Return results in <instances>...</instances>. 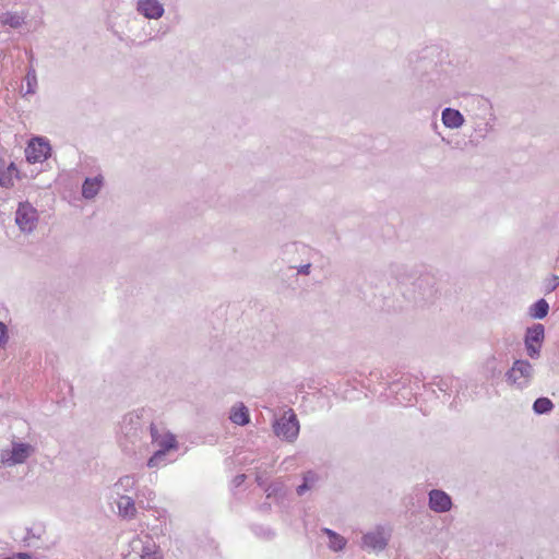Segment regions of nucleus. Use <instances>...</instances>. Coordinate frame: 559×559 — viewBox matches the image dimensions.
Returning a JSON list of instances; mask_svg holds the SVG:
<instances>
[{
    "mask_svg": "<svg viewBox=\"0 0 559 559\" xmlns=\"http://www.w3.org/2000/svg\"><path fill=\"white\" fill-rule=\"evenodd\" d=\"M411 286L403 290V295L415 304L432 302L437 296L436 277L431 274H421L409 283Z\"/></svg>",
    "mask_w": 559,
    "mask_h": 559,
    "instance_id": "obj_1",
    "label": "nucleus"
},
{
    "mask_svg": "<svg viewBox=\"0 0 559 559\" xmlns=\"http://www.w3.org/2000/svg\"><path fill=\"white\" fill-rule=\"evenodd\" d=\"M150 411L141 408L127 414L121 423V432L131 444L139 441L144 433V426L148 423Z\"/></svg>",
    "mask_w": 559,
    "mask_h": 559,
    "instance_id": "obj_2",
    "label": "nucleus"
},
{
    "mask_svg": "<svg viewBox=\"0 0 559 559\" xmlns=\"http://www.w3.org/2000/svg\"><path fill=\"white\" fill-rule=\"evenodd\" d=\"M534 377V367L526 359H516L506 372V381L520 390L527 388Z\"/></svg>",
    "mask_w": 559,
    "mask_h": 559,
    "instance_id": "obj_3",
    "label": "nucleus"
},
{
    "mask_svg": "<svg viewBox=\"0 0 559 559\" xmlns=\"http://www.w3.org/2000/svg\"><path fill=\"white\" fill-rule=\"evenodd\" d=\"M524 346L526 354L532 359L540 357L542 346L545 341V326L542 323H533L524 333Z\"/></svg>",
    "mask_w": 559,
    "mask_h": 559,
    "instance_id": "obj_4",
    "label": "nucleus"
},
{
    "mask_svg": "<svg viewBox=\"0 0 559 559\" xmlns=\"http://www.w3.org/2000/svg\"><path fill=\"white\" fill-rule=\"evenodd\" d=\"M274 433L286 441L293 442L299 433V421L293 409H289V416L285 415L276 419L273 424Z\"/></svg>",
    "mask_w": 559,
    "mask_h": 559,
    "instance_id": "obj_5",
    "label": "nucleus"
},
{
    "mask_svg": "<svg viewBox=\"0 0 559 559\" xmlns=\"http://www.w3.org/2000/svg\"><path fill=\"white\" fill-rule=\"evenodd\" d=\"M34 452L29 443L12 441L11 450L2 451L1 462L7 466L24 463Z\"/></svg>",
    "mask_w": 559,
    "mask_h": 559,
    "instance_id": "obj_6",
    "label": "nucleus"
},
{
    "mask_svg": "<svg viewBox=\"0 0 559 559\" xmlns=\"http://www.w3.org/2000/svg\"><path fill=\"white\" fill-rule=\"evenodd\" d=\"M38 221L37 210L29 202H20L15 212V223L23 233H32Z\"/></svg>",
    "mask_w": 559,
    "mask_h": 559,
    "instance_id": "obj_7",
    "label": "nucleus"
},
{
    "mask_svg": "<svg viewBox=\"0 0 559 559\" xmlns=\"http://www.w3.org/2000/svg\"><path fill=\"white\" fill-rule=\"evenodd\" d=\"M159 449L156 450L147 461L148 467H158L166 462V455L170 450L178 448V442L173 433H166L158 444Z\"/></svg>",
    "mask_w": 559,
    "mask_h": 559,
    "instance_id": "obj_8",
    "label": "nucleus"
},
{
    "mask_svg": "<svg viewBox=\"0 0 559 559\" xmlns=\"http://www.w3.org/2000/svg\"><path fill=\"white\" fill-rule=\"evenodd\" d=\"M51 147L49 143L43 139H35L29 142L25 150V156L28 163L35 164L46 160L50 156Z\"/></svg>",
    "mask_w": 559,
    "mask_h": 559,
    "instance_id": "obj_9",
    "label": "nucleus"
},
{
    "mask_svg": "<svg viewBox=\"0 0 559 559\" xmlns=\"http://www.w3.org/2000/svg\"><path fill=\"white\" fill-rule=\"evenodd\" d=\"M428 507L436 513H445L453 508V501L444 490L431 489L428 492Z\"/></svg>",
    "mask_w": 559,
    "mask_h": 559,
    "instance_id": "obj_10",
    "label": "nucleus"
},
{
    "mask_svg": "<svg viewBox=\"0 0 559 559\" xmlns=\"http://www.w3.org/2000/svg\"><path fill=\"white\" fill-rule=\"evenodd\" d=\"M136 11L148 20H158L164 13V5L158 0H138Z\"/></svg>",
    "mask_w": 559,
    "mask_h": 559,
    "instance_id": "obj_11",
    "label": "nucleus"
},
{
    "mask_svg": "<svg viewBox=\"0 0 559 559\" xmlns=\"http://www.w3.org/2000/svg\"><path fill=\"white\" fill-rule=\"evenodd\" d=\"M362 547L381 551L388 546V538L384 536L382 530L378 528L374 532H368L361 537Z\"/></svg>",
    "mask_w": 559,
    "mask_h": 559,
    "instance_id": "obj_12",
    "label": "nucleus"
},
{
    "mask_svg": "<svg viewBox=\"0 0 559 559\" xmlns=\"http://www.w3.org/2000/svg\"><path fill=\"white\" fill-rule=\"evenodd\" d=\"M442 123L450 129H457L464 124V116L460 110L447 107L441 114Z\"/></svg>",
    "mask_w": 559,
    "mask_h": 559,
    "instance_id": "obj_13",
    "label": "nucleus"
},
{
    "mask_svg": "<svg viewBox=\"0 0 559 559\" xmlns=\"http://www.w3.org/2000/svg\"><path fill=\"white\" fill-rule=\"evenodd\" d=\"M104 178L103 176L98 175L96 177H87L84 179L82 185V195L86 200H91L95 198L100 188L103 187Z\"/></svg>",
    "mask_w": 559,
    "mask_h": 559,
    "instance_id": "obj_14",
    "label": "nucleus"
},
{
    "mask_svg": "<svg viewBox=\"0 0 559 559\" xmlns=\"http://www.w3.org/2000/svg\"><path fill=\"white\" fill-rule=\"evenodd\" d=\"M229 419L231 423L239 426L248 425L250 423V414L248 407L241 402L236 404L230 411Z\"/></svg>",
    "mask_w": 559,
    "mask_h": 559,
    "instance_id": "obj_15",
    "label": "nucleus"
},
{
    "mask_svg": "<svg viewBox=\"0 0 559 559\" xmlns=\"http://www.w3.org/2000/svg\"><path fill=\"white\" fill-rule=\"evenodd\" d=\"M117 507L119 510V515L124 519H133L136 513V508L134 504V500L129 496H120V499L117 502Z\"/></svg>",
    "mask_w": 559,
    "mask_h": 559,
    "instance_id": "obj_16",
    "label": "nucleus"
},
{
    "mask_svg": "<svg viewBox=\"0 0 559 559\" xmlns=\"http://www.w3.org/2000/svg\"><path fill=\"white\" fill-rule=\"evenodd\" d=\"M141 559H164L163 551L151 538L142 543Z\"/></svg>",
    "mask_w": 559,
    "mask_h": 559,
    "instance_id": "obj_17",
    "label": "nucleus"
},
{
    "mask_svg": "<svg viewBox=\"0 0 559 559\" xmlns=\"http://www.w3.org/2000/svg\"><path fill=\"white\" fill-rule=\"evenodd\" d=\"M25 14L7 11L0 14V24L11 28H19L25 23Z\"/></svg>",
    "mask_w": 559,
    "mask_h": 559,
    "instance_id": "obj_18",
    "label": "nucleus"
},
{
    "mask_svg": "<svg viewBox=\"0 0 559 559\" xmlns=\"http://www.w3.org/2000/svg\"><path fill=\"white\" fill-rule=\"evenodd\" d=\"M548 312L549 304L546 299L540 298L530 306L527 313L532 319L542 320L547 317Z\"/></svg>",
    "mask_w": 559,
    "mask_h": 559,
    "instance_id": "obj_19",
    "label": "nucleus"
},
{
    "mask_svg": "<svg viewBox=\"0 0 559 559\" xmlns=\"http://www.w3.org/2000/svg\"><path fill=\"white\" fill-rule=\"evenodd\" d=\"M532 408L536 415H546L555 408V404L550 399L540 396L534 401Z\"/></svg>",
    "mask_w": 559,
    "mask_h": 559,
    "instance_id": "obj_20",
    "label": "nucleus"
},
{
    "mask_svg": "<svg viewBox=\"0 0 559 559\" xmlns=\"http://www.w3.org/2000/svg\"><path fill=\"white\" fill-rule=\"evenodd\" d=\"M322 532L329 537V546L331 549L338 551L346 545V539L330 528H323Z\"/></svg>",
    "mask_w": 559,
    "mask_h": 559,
    "instance_id": "obj_21",
    "label": "nucleus"
},
{
    "mask_svg": "<svg viewBox=\"0 0 559 559\" xmlns=\"http://www.w3.org/2000/svg\"><path fill=\"white\" fill-rule=\"evenodd\" d=\"M316 480V474L311 471L307 472L302 477V483L296 488L298 496H302L308 491Z\"/></svg>",
    "mask_w": 559,
    "mask_h": 559,
    "instance_id": "obj_22",
    "label": "nucleus"
},
{
    "mask_svg": "<svg viewBox=\"0 0 559 559\" xmlns=\"http://www.w3.org/2000/svg\"><path fill=\"white\" fill-rule=\"evenodd\" d=\"M13 186V178L5 167V162L0 158V187L10 188Z\"/></svg>",
    "mask_w": 559,
    "mask_h": 559,
    "instance_id": "obj_23",
    "label": "nucleus"
},
{
    "mask_svg": "<svg viewBox=\"0 0 559 559\" xmlns=\"http://www.w3.org/2000/svg\"><path fill=\"white\" fill-rule=\"evenodd\" d=\"M392 273L396 277L397 282L403 286H407L408 282L414 277L405 270L404 266H395L392 270Z\"/></svg>",
    "mask_w": 559,
    "mask_h": 559,
    "instance_id": "obj_24",
    "label": "nucleus"
},
{
    "mask_svg": "<svg viewBox=\"0 0 559 559\" xmlns=\"http://www.w3.org/2000/svg\"><path fill=\"white\" fill-rule=\"evenodd\" d=\"M135 485V479L131 475H126L123 477H120L119 480L115 484L116 489L128 491L132 489Z\"/></svg>",
    "mask_w": 559,
    "mask_h": 559,
    "instance_id": "obj_25",
    "label": "nucleus"
},
{
    "mask_svg": "<svg viewBox=\"0 0 559 559\" xmlns=\"http://www.w3.org/2000/svg\"><path fill=\"white\" fill-rule=\"evenodd\" d=\"M25 80L27 84L26 94H34L37 86V76L34 68L28 69Z\"/></svg>",
    "mask_w": 559,
    "mask_h": 559,
    "instance_id": "obj_26",
    "label": "nucleus"
},
{
    "mask_svg": "<svg viewBox=\"0 0 559 559\" xmlns=\"http://www.w3.org/2000/svg\"><path fill=\"white\" fill-rule=\"evenodd\" d=\"M497 358L495 356H491L486 361V368L490 372L491 378L499 377L502 373L501 369L497 368Z\"/></svg>",
    "mask_w": 559,
    "mask_h": 559,
    "instance_id": "obj_27",
    "label": "nucleus"
},
{
    "mask_svg": "<svg viewBox=\"0 0 559 559\" xmlns=\"http://www.w3.org/2000/svg\"><path fill=\"white\" fill-rule=\"evenodd\" d=\"M252 531L257 536L270 539L274 536V532L270 527H264L262 525H253Z\"/></svg>",
    "mask_w": 559,
    "mask_h": 559,
    "instance_id": "obj_28",
    "label": "nucleus"
},
{
    "mask_svg": "<svg viewBox=\"0 0 559 559\" xmlns=\"http://www.w3.org/2000/svg\"><path fill=\"white\" fill-rule=\"evenodd\" d=\"M559 286V276L552 275L551 277L547 278L545 282V293L549 294L554 292Z\"/></svg>",
    "mask_w": 559,
    "mask_h": 559,
    "instance_id": "obj_29",
    "label": "nucleus"
},
{
    "mask_svg": "<svg viewBox=\"0 0 559 559\" xmlns=\"http://www.w3.org/2000/svg\"><path fill=\"white\" fill-rule=\"evenodd\" d=\"M147 424H150L148 428H150V433H151L152 442L159 444V442L164 438V436H162L158 432V429L156 428V426L152 421L148 420Z\"/></svg>",
    "mask_w": 559,
    "mask_h": 559,
    "instance_id": "obj_30",
    "label": "nucleus"
},
{
    "mask_svg": "<svg viewBox=\"0 0 559 559\" xmlns=\"http://www.w3.org/2000/svg\"><path fill=\"white\" fill-rule=\"evenodd\" d=\"M8 329L7 325L0 321V348L8 342Z\"/></svg>",
    "mask_w": 559,
    "mask_h": 559,
    "instance_id": "obj_31",
    "label": "nucleus"
},
{
    "mask_svg": "<svg viewBox=\"0 0 559 559\" xmlns=\"http://www.w3.org/2000/svg\"><path fill=\"white\" fill-rule=\"evenodd\" d=\"M310 269H311V264L307 263V264L300 265L298 267L297 272H298V274H301V275H308L310 273Z\"/></svg>",
    "mask_w": 559,
    "mask_h": 559,
    "instance_id": "obj_32",
    "label": "nucleus"
},
{
    "mask_svg": "<svg viewBox=\"0 0 559 559\" xmlns=\"http://www.w3.org/2000/svg\"><path fill=\"white\" fill-rule=\"evenodd\" d=\"M246 479V475L245 474H239L237 475L235 478H234V484L236 487L240 486Z\"/></svg>",
    "mask_w": 559,
    "mask_h": 559,
    "instance_id": "obj_33",
    "label": "nucleus"
},
{
    "mask_svg": "<svg viewBox=\"0 0 559 559\" xmlns=\"http://www.w3.org/2000/svg\"><path fill=\"white\" fill-rule=\"evenodd\" d=\"M8 171H10L11 176L13 175V173H15L16 175L19 174V170L15 166V164L13 162H11L8 166H5Z\"/></svg>",
    "mask_w": 559,
    "mask_h": 559,
    "instance_id": "obj_34",
    "label": "nucleus"
},
{
    "mask_svg": "<svg viewBox=\"0 0 559 559\" xmlns=\"http://www.w3.org/2000/svg\"><path fill=\"white\" fill-rule=\"evenodd\" d=\"M16 557H17L19 559H32V556H31V554H28V552H19V554L16 555Z\"/></svg>",
    "mask_w": 559,
    "mask_h": 559,
    "instance_id": "obj_35",
    "label": "nucleus"
},
{
    "mask_svg": "<svg viewBox=\"0 0 559 559\" xmlns=\"http://www.w3.org/2000/svg\"><path fill=\"white\" fill-rule=\"evenodd\" d=\"M483 130H484L485 133H488L489 131L492 130V126L489 122H486L484 124V129Z\"/></svg>",
    "mask_w": 559,
    "mask_h": 559,
    "instance_id": "obj_36",
    "label": "nucleus"
},
{
    "mask_svg": "<svg viewBox=\"0 0 559 559\" xmlns=\"http://www.w3.org/2000/svg\"><path fill=\"white\" fill-rule=\"evenodd\" d=\"M557 457L559 459V438H558V441H557Z\"/></svg>",
    "mask_w": 559,
    "mask_h": 559,
    "instance_id": "obj_37",
    "label": "nucleus"
},
{
    "mask_svg": "<svg viewBox=\"0 0 559 559\" xmlns=\"http://www.w3.org/2000/svg\"><path fill=\"white\" fill-rule=\"evenodd\" d=\"M121 445L123 447V449H124L126 451H127V450H129L127 444H124V443H122V442H121Z\"/></svg>",
    "mask_w": 559,
    "mask_h": 559,
    "instance_id": "obj_38",
    "label": "nucleus"
}]
</instances>
